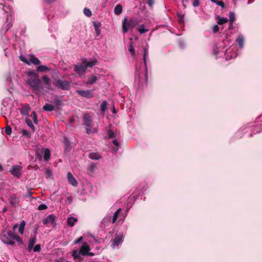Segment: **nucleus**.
I'll list each match as a JSON object with an SVG mask.
<instances>
[{
    "mask_svg": "<svg viewBox=\"0 0 262 262\" xmlns=\"http://www.w3.org/2000/svg\"><path fill=\"white\" fill-rule=\"evenodd\" d=\"M26 83L37 94H40L43 92V86L41 80L38 78V75L34 71L28 73Z\"/></svg>",
    "mask_w": 262,
    "mask_h": 262,
    "instance_id": "obj_1",
    "label": "nucleus"
},
{
    "mask_svg": "<svg viewBox=\"0 0 262 262\" xmlns=\"http://www.w3.org/2000/svg\"><path fill=\"white\" fill-rule=\"evenodd\" d=\"M140 21L137 18H132L128 19L126 17L124 18L122 24V32L125 34L128 31H132L133 29L139 25Z\"/></svg>",
    "mask_w": 262,
    "mask_h": 262,
    "instance_id": "obj_2",
    "label": "nucleus"
},
{
    "mask_svg": "<svg viewBox=\"0 0 262 262\" xmlns=\"http://www.w3.org/2000/svg\"><path fill=\"white\" fill-rule=\"evenodd\" d=\"M53 84L57 88L63 90H68L70 88V82L66 80L58 79L53 82Z\"/></svg>",
    "mask_w": 262,
    "mask_h": 262,
    "instance_id": "obj_3",
    "label": "nucleus"
},
{
    "mask_svg": "<svg viewBox=\"0 0 262 262\" xmlns=\"http://www.w3.org/2000/svg\"><path fill=\"white\" fill-rule=\"evenodd\" d=\"M234 48H235V47H230L226 50L225 56L227 60L235 58L237 56L236 52L233 51Z\"/></svg>",
    "mask_w": 262,
    "mask_h": 262,
    "instance_id": "obj_4",
    "label": "nucleus"
},
{
    "mask_svg": "<svg viewBox=\"0 0 262 262\" xmlns=\"http://www.w3.org/2000/svg\"><path fill=\"white\" fill-rule=\"evenodd\" d=\"M22 167L19 165H14L12 166L11 170L10 171L11 173L17 178H20L21 174V170Z\"/></svg>",
    "mask_w": 262,
    "mask_h": 262,
    "instance_id": "obj_5",
    "label": "nucleus"
},
{
    "mask_svg": "<svg viewBox=\"0 0 262 262\" xmlns=\"http://www.w3.org/2000/svg\"><path fill=\"white\" fill-rule=\"evenodd\" d=\"M76 92L80 96L87 98H91L93 97V92L92 90H77Z\"/></svg>",
    "mask_w": 262,
    "mask_h": 262,
    "instance_id": "obj_6",
    "label": "nucleus"
},
{
    "mask_svg": "<svg viewBox=\"0 0 262 262\" xmlns=\"http://www.w3.org/2000/svg\"><path fill=\"white\" fill-rule=\"evenodd\" d=\"M55 221V216L53 214H50L48 215L46 219H43L42 223L45 225H48L49 224L54 225Z\"/></svg>",
    "mask_w": 262,
    "mask_h": 262,
    "instance_id": "obj_7",
    "label": "nucleus"
},
{
    "mask_svg": "<svg viewBox=\"0 0 262 262\" xmlns=\"http://www.w3.org/2000/svg\"><path fill=\"white\" fill-rule=\"evenodd\" d=\"M86 67L83 65H75L74 66V71L80 75H84L86 72Z\"/></svg>",
    "mask_w": 262,
    "mask_h": 262,
    "instance_id": "obj_8",
    "label": "nucleus"
},
{
    "mask_svg": "<svg viewBox=\"0 0 262 262\" xmlns=\"http://www.w3.org/2000/svg\"><path fill=\"white\" fill-rule=\"evenodd\" d=\"M90 250V247L86 243H84L79 250V253L82 255H86Z\"/></svg>",
    "mask_w": 262,
    "mask_h": 262,
    "instance_id": "obj_9",
    "label": "nucleus"
},
{
    "mask_svg": "<svg viewBox=\"0 0 262 262\" xmlns=\"http://www.w3.org/2000/svg\"><path fill=\"white\" fill-rule=\"evenodd\" d=\"M122 242V235H117L114 238L111 240V243L113 247H117Z\"/></svg>",
    "mask_w": 262,
    "mask_h": 262,
    "instance_id": "obj_10",
    "label": "nucleus"
},
{
    "mask_svg": "<svg viewBox=\"0 0 262 262\" xmlns=\"http://www.w3.org/2000/svg\"><path fill=\"white\" fill-rule=\"evenodd\" d=\"M83 121H84L83 124L86 126L90 127V128H93L94 124L92 121L91 116H84Z\"/></svg>",
    "mask_w": 262,
    "mask_h": 262,
    "instance_id": "obj_11",
    "label": "nucleus"
},
{
    "mask_svg": "<svg viewBox=\"0 0 262 262\" xmlns=\"http://www.w3.org/2000/svg\"><path fill=\"white\" fill-rule=\"evenodd\" d=\"M67 178L69 182L73 186H77L78 185V183L76 179L74 178L72 174L69 172L67 174Z\"/></svg>",
    "mask_w": 262,
    "mask_h": 262,
    "instance_id": "obj_12",
    "label": "nucleus"
},
{
    "mask_svg": "<svg viewBox=\"0 0 262 262\" xmlns=\"http://www.w3.org/2000/svg\"><path fill=\"white\" fill-rule=\"evenodd\" d=\"M41 153L43 154V159L45 161H48L50 158L51 152L48 148H42L41 149Z\"/></svg>",
    "mask_w": 262,
    "mask_h": 262,
    "instance_id": "obj_13",
    "label": "nucleus"
},
{
    "mask_svg": "<svg viewBox=\"0 0 262 262\" xmlns=\"http://www.w3.org/2000/svg\"><path fill=\"white\" fill-rule=\"evenodd\" d=\"M97 62V61L96 60H91L90 61H87L86 59L82 60V63L86 67V69L88 68H92L96 65Z\"/></svg>",
    "mask_w": 262,
    "mask_h": 262,
    "instance_id": "obj_14",
    "label": "nucleus"
},
{
    "mask_svg": "<svg viewBox=\"0 0 262 262\" xmlns=\"http://www.w3.org/2000/svg\"><path fill=\"white\" fill-rule=\"evenodd\" d=\"M1 239L4 243L8 245L12 246L14 244V242L11 240L6 235H1Z\"/></svg>",
    "mask_w": 262,
    "mask_h": 262,
    "instance_id": "obj_15",
    "label": "nucleus"
},
{
    "mask_svg": "<svg viewBox=\"0 0 262 262\" xmlns=\"http://www.w3.org/2000/svg\"><path fill=\"white\" fill-rule=\"evenodd\" d=\"M18 110L21 115H28L30 111V108L29 105H26L21 106L20 108H18Z\"/></svg>",
    "mask_w": 262,
    "mask_h": 262,
    "instance_id": "obj_16",
    "label": "nucleus"
},
{
    "mask_svg": "<svg viewBox=\"0 0 262 262\" xmlns=\"http://www.w3.org/2000/svg\"><path fill=\"white\" fill-rule=\"evenodd\" d=\"M72 256L74 260H77L79 262H81L83 260V258L81 256V253L78 252L77 250H74L72 252Z\"/></svg>",
    "mask_w": 262,
    "mask_h": 262,
    "instance_id": "obj_17",
    "label": "nucleus"
},
{
    "mask_svg": "<svg viewBox=\"0 0 262 262\" xmlns=\"http://www.w3.org/2000/svg\"><path fill=\"white\" fill-rule=\"evenodd\" d=\"M29 57H30V62L34 65H39L40 63V61L37 58H36L34 55L33 54H30L29 55Z\"/></svg>",
    "mask_w": 262,
    "mask_h": 262,
    "instance_id": "obj_18",
    "label": "nucleus"
},
{
    "mask_svg": "<svg viewBox=\"0 0 262 262\" xmlns=\"http://www.w3.org/2000/svg\"><path fill=\"white\" fill-rule=\"evenodd\" d=\"M36 241V235H34L32 238H31L29 241L28 244V250L29 251H30L32 250V249L33 248L35 243Z\"/></svg>",
    "mask_w": 262,
    "mask_h": 262,
    "instance_id": "obj_19",
    "label": "nucleus"
},
{
    "mask_svg": "<svg viewBox=\"0 0 262 262\" xmlns=\"http://www.w3.org/2000/svg\"><path fill=\"white\" fill-rule=\"evenodd\" d=\"M148 55V48H145L144 49L143 61H144V63L145 65V68L146 73H147V71L146 57Z\"/></svg>",
    "mask_w": 262,
    "mask_h": 262,
    "instance_id": "obj_20",
    "label": "nucleus"
},
{
    "mask_svg": "<svg viewBox=\"0 0 262 262\" xmlns=\"http://www.w3.org/2000/svg\"><path fill=\"white\" fill-rule=\"evenodd\" d=\"M42 80L47 85L46 88L49 89L51 87V81L50 78L47 76H43L42 77Z\"/></svg>",
    "mask_w": 262,
    "mask_h": 262,
    "instance_id": "obj_21",
    "label": "nucleus"
},
{
    "mask_svg": "<svg viewBox=\"0 0 262 262\" xmlns=\"http://www.w3.org/2000/svg\"><path fill=\"white\" fill-rule=\"evenodd\" d=\"M98 79L96 76L92 75L89 78V79L86 82V84L90 85L93 84V83L96 82L98 80Z\"/></svg>",
    "mask_w": 262,
    "mask_h": 262,
    "instance_id": "obj_22",
    "label": "nucleus"
},
{
    "mask_svg": "<svg viewBox=\"0 0 262 262\" xmlns=\"http://www.w3.org/2000/svg\"><path fill=\"white\" fill-rule=\"evenodd\" d=\"M12 100L9 98H5L2 101V104L4 107H9L11 106Z\"/></svg>",
    "mask_w": 262,
    "mask_h": 262,
    "instance_id": "obj_23",
    "label": "nucleus"
},
{
    "mask_svg": "<svg viewBox=\"0 0 262 262\" xmlns=\"http://www.w3.org/2000/svg\"><path fill=\"white\" fill-rule=\"evenodd\" d=\"M77 222V219L74 217H69L67 219V223L71 227L74 226L76 222Z\"/></svg>",
    "mask_w": 262,
    "mask_h": 262,
    "instance_id": "obj_24",
    "label": "nucleus"
},
{
    "mask_svg": "<svg viewBox=\"0 0 262 262\" xmlns=\"http://www.w3.org/2000/svg\"><path fill=\"white\" fill-rule=\"evenodd\" d=\"M50 70V69L46 66L41 65L37 68V71L38 72H46Z\"/></svg>",
    "mask_w": 262,
    "mask_h": 262,
    "instance_id": "obj_25",
    "label": "nucleus"
},
{
    "mask_svg": "<svg viewBox=\"0 0 262 262\" xmlns=\"http://www.w3.org/2000/svg\"><path fill=\"white\" fill-rule=\"evenodd\" d=\"M236 42L239 45L241 48H243L244 47V38L242 35H240L236 39Z\"/></svg>",
    "mask_w": 262,
    "mask_h": 262,
    "instance_id": "obj_26",
    "label": "nucleus"
},
{
    "mask_svg": "<svg viewBox=\"0 0 262 262\" xmlns=\"http://www.w3.org/2000/svg\"><path fill=\"white\" fill-rule=\"evenodd\" d=\"M122 11V7L121 5L118 4L114 8V13L116 15H119Z\"/></svg>",
    "mask_w": 262,
    "mask_h": 262,
    "instance_id": "obj_27",
    "label": "nucleus"
},
{
    "mask_svg": "<svg viewBox=\"0 0 262 262\" xmlns=\"http://www.w3.org/2000/svg\"><path fill=\"white\" fill-rule=\"evenodd\" d=\"M107 102L106 101H103L100 105V110L102 113L104 114L107 110Z\"/></svg>",
    "mask_w": 262,
    "mask_h": 262,
    "instance_id": "obj_28",
    "label": "nucleus"
},
{
    "mask_svg": "<svg viewBox=\"0 0 262 262\" xmlns=\"http://www.w3.org/2000/svg\"><path fill=\"white\" fill-rule=\"evenodd\" d=\"M89 157L93 160H99L101 158V156L96 152H91L89 154Z\"/></svg>",
    "mask_w": 262,
    "mask_h": 262,
    "instance_id": "obj_29",
    "label": "nucleus"
},
{
    "mask_svg": "<svg viewBox=\"0 0 262 262\" xmlns=\"http://www.w3.org/2000/svg\"><path fill=\"white\" fill-rule=\"evenodd\" d=\"M138 31L141 34H144L149 31L148 29L145 28L144 25H141L137 28Z\"/></svg>",
    "mask_w": 262,
    "mask_h": 262,
    "instance_id": "obj_30",
    "label": "nucleus"
},
{
    "mask_svg": "<svg viewBox=\"0 0 262 262\" xmlns=\"http://www.w3.org/2000/svg\"><path fill=\"white\" fill-rule=\"evenodd\" d=\"M26 122L27 125L32 129V132H34L35 131V127L32 123V120L29 118L27 117L26 118Z\"/></svg>",
    "mask_w": 262,
    "mask_h": 262,
    "instance_id": "obj_31",
    "label": "nucleus"
},
{
    "mask_svg": "<svg viewBox=\"0 0 262 262\" xmlns=\"http://www.w3.org/2000/svg\"><path fill=\"white\" fill-rule=\"evenodd\" d=\"M96 168V166L94 163H91L88 167V171L89 173H93Z\"/></svg>",
    "mask_w": 262,
    "mask_h": 262,
    "instance_id": "obj_32",
    "label": "nucleus"
},
{
    "mask_svg": "<svg viewBox=\"0 0 262 262\" xmlns=\"http://www.w3.org/2000/svg\"><path fill=\"white\" fill-rule=\"evenodd\" d=\"M54 108V106L51 104H46L43 107V110L47 111H51L53 110Z\"/></svg>",
    "mask_w": 262,
    "mask_h": 262,
    "instance_id": "obj_33",
    "label": "nucleus"
},
{
    "mask_svg": "<svg viewBox=\"0 0 262 262\" xmlns=\"http://www.w3.org/2000/svg\"><path fill=\"white\" fill-rule=\"evenodd\" d=\"M26 225V223L24 221H22L19 226L18 231L20 234H23L24 233L25 226Z\"/></svg>",
    "mask_w": 262,
    "mask_h": 262,
    "instance_id": "obj_34",
    "label": "nucleus"
},
{
    "mask_svg": "<svg viewBox=\"0 0 262 262\" xmlns=\"http://www.w3.org/2000/svg\"><path fill=\"white\" fill-rule=\"evenodd\" d=\"M129 52H130L131 55L135 57L136 55L135 50L134 49V48L133 47V43L132 42H130L129 48Z\"/></svg>",
    "mask_w": 262,
    "mask_h": 262,
    "instance_id": "obj_35",
    "label": "nucleus"
},
{
    "mask_svg": "<svg viewBox=\"0 0 262 262\" xmlns=\"http://www.w3.org/2000/svg\"><path fill=\"white\" fill-rule=\"evenodd\" d=\"M121 210V209L120 208H119L115 212V213L113 215V220H112L113 223H115L116 221H117V220L118 217V215H119Z\"/></svg>",
    "mask_w": 262,
    "mask_h": 262,
    "instance_id": "obj_36",
    "label": "nucleus"
},
{
    "mask_svg": "<svg viewBox=\"0 0 262 262\" xmlns=\"http://www.w3.org/2000/svg\"><path fill=\"white\" fill-rule=\"evenodd\" d=\"M21 133L22 135L24 136H25L26 138H28V139H30L31 138V133L29 131H28L26 129H23L21 130Z\"/></svg>",
    "mask_w": 262,
    "mask_h": 262,
    "instance_id": "obj_37",
    "label": "nucleus"
},
{
    "mask_svg": "<svg viewBox=\"0 0 262 262\" xmlns=\"http://www.w3.org/2000/svg\"><path fill=\"white\" fill-rule=\"evenodd\" d=\"M63 143L64 144L65 149H67L69 147H70L71 144L70 142L67 137H64Z\"/></svg>",
    "mask_w": 262,
    "mask_h": 262,
    "instance_id": "obj_38",
    "label": "nucleus"
},
{
    "mask_svg": "<svg viewBox=\"0 0 262 262\" xmlns=\"http://www.w3.org/2000/svg\"><path fill=\"white\" fill-rule=\"evenodd\" d=\"M228 21V19L226 17L220 18L218 20L217 23L219 25H223L224 24L227 23Z\"/></svg>",
    "mask_w": 262,
    "mask_h": 262,
    "instance_id": "obj_39",
    "label": "nucleus"
},
{
    "mask_svg": "<svg viewBox=\"0 0 262 262\" xmlns=\"http://www.w3.org/2000/svg\"><path fill=\"white\" fill-rule=\"evenodd\" d=\"M229 21L231 24H233L235 20V14L233 12H230L229 14Z\"/></svg>",
    "mask_w": 262,
    "mask_h": 262,
    "instance_id": "obj_40",
    "label": "nucleus"
},
{
    "mask_svg": "<svg viewBox=\"0 0 262 262\" xmlns=\"http://www.w3.org/2000/svg\"><path fill=\"white\" fill-rule=\"evenodd\" d=\"M7 235L13 239H15L17 235L15 234L13 231L9 230L7 231Z\"/></svg>",
    "mask_w": 262,
    "mask_h": 262,
    "instance_id": "obj_41",
    "label": "nucleus"
},
{
    "mask_svg": "<svg viewBox=\"0 0 262 262\" xmlns=\"http://www.w3.org/2000/svg\"><path fill=\"white\" fill-rule=\"evenodd\" d=\"M212 2L216 4L217 5L221 6L222 8L224 7L225 4L223 1H218L216 0H212Z\"/></svg>",
    "mask_w": 262,
    "mask_h": 262,
    "instance_id": "obj_42",
    "label": "nucleus"
},
{
    "mask_svg": "<svg viewBox=\"0 0 262 262\" xmlns=\"http://www.w3.org/2000/svg\"><path fill=\"white\" fill-rule=\"evenodd\" d=\"M5 133L7 135H10L12 133V129L10 125H7L5 127Z\"/></svg>",
    "mask_w": 262,
    "mask_h": 262,
    "instance_id": "obj_43",
    "label": "nucleus"
},
{
    "mask_svg": "<svg viewBox=\"0 0 262 262\" xmlns=\"http://www.w3.org/2000/svg\"><path fill=\"white\" fill-rule=\"evenodd\" d=\"M19 59L21 61H23L25 63H26L28 65H30L31 63L27 60V59L24 56L20 55L19 56Z\"/></svg>",
    "mask_w": 262,
    "mask_h": 262,
    "instance_id": "obj_44",
    "label": "nucleus"
},
{
    "mask_svg": "<svg viewBox=\"0 0 262 262\" xmlns=\"http://www.w3.org/2000/svg\"><path fill=\"white\" fill-rule=\"evenodd\" d=\"M97 132V128L96 127H93V129L91 128H86V132L88 134H90L92 133H96Z\"/></svg>",
    "mask_w": 262,
    "mask_h": 262,
    "instance_id": "obj_45",
    "label": "nucleus"
},
{
    "mask_svg": "<svg viewBox=\"0 0 262 262\" xmlns=\"http://www.w3.org/2000/svg\"><path fill=\"white\" fill-rule=\"evenodd\" d=\"M83 12H84V14L88 17H90L92 16L91 11H90V9H89L88 8H84L83 10Z\"/></svg>",
    "mask_w": 262,
    "mask_h": 262,
    "instance_id": "obj_46",
    "label": "nucleus"
},
{
    "mask_svg": "<svg viewBox=\"0 0 262 262\" xmlns=\"http://www.w3.org/2000/svg\"><path fill=\"white\" fill-rule=\"evenodd\" d=\"M107 137L108 139L115 138V136L114 133L111 130H108L107 132Z\"/></svg>",
    "mask_w": 262,
    "mask_h": 262,
    "instance_id": "obj_47",
    "label": "nucleus"
},
{
    "mask_svg": "<svg viewBox=\"0 0 262 262\" xmlns=\"http://www.w3.org/2000/svg\"><path fill=\"white\" fill-rule=\"evenodd\" d=\"M18 203L17 199L15 196H12L11 198L10 203L11 205L13 206H15V205Z\"/></svg>",
    "mask_w": 262,
    "mask_h": 262,
    "instance_id": "obj_48",
    "label": "nucleus"
},
{
    "mask_svg": "<svg viewBox=\"0 0 262 262\" xmlns=\"http://www.w3.org/2000/svg\"><path fill=\"white\" fill-rule=\"evenodd\" d=\"M65 202L68 204H71L73 202V198L71 196H68Z\"/></svg>",
    "mask_w": 262,
    "mask_h": 262,
    "instance_id": "obj_49",
    "label": "nucleus"
},
{
    "mask_svg": "<svg viewBox=\"0 0 262 262\" xmlns=\"http://www.w3.org/2000/svg\"><path fill=\"white\" fill-rule=\"evenodd\" d=\"M48 207L46 205L41 204L38 206V209L39 210H43L47 209Z\"/></svg>",
    "mask_w": 262,
    "mask_h": 262,
    "instance_id": "obj_50",
    "label": "nucleus"
},
{
    "mask_svg": "<svg viewBox=\"0 0 262 262\" xmlns=\"http://www.w3.org/2000/svg\"><path fill=\"white\" fill-rule=\"evenodd\" d=\"M43 154L41 153V149H38L36 151V155L38 158L39 159H42V155Z\"/></svg>",
    "mask_w": 262,
    "mask_h": 262,
    "instance_id": "obj_51",
    "label": "nucleus"
},
{
    "mask_svg": "<svg viewBox=\"0 0 262 262\" xmlns=\"http://www.w3.org/2000/svg\"><path fill=\"white\" fill-rule=\"evenodd\" d=\"M14 239L16 240L18 242L19 245H22L23 244V241L22 240V238L18 235H17V236H16V237Z\"/></svg>",
    "mask_w": 262,
    "mask_h": 262,
    "instance_id": "obj_52",
    "label": "nucleus"
},
{
    "mask_svg": "<svg viewBox=\"0 0 262 262\" xmlns=\"http://www.w3.org/2000/svg\"><path fill=\"white\" fill-rule=\"evenodd\" d=\"M74 121H75V118L73 116H72L69 118V122L67 124L66 123V124L68 125H71V124H72L74 123Z\"/></svg>",
    "mask_w": 262,
    "mask_h": 262,
    "instance_id": "obj_53",
    "label": "nucleus"
},
{
    "mask_svg": "<svg viewBox=\"0 0 262 262\" xmlns=\"http://www.w3.org/2000/svg\"><path fill=\"white\" fill-rule=\"evenodd\" d=\"M34 252H39L41 250V247L39 244L36 245L33 248Z\"/></svg>",
    "mask_w": 262,
    "mask_h": 262,
    "instance_id": "obj_54",
    "label": "nucleus"
},
{
    "mask_svg": "<svg viewBox=\"0 0 262 262\" xmlns=\"http://www.w3.org/2000/svg\"><path fill=\"white\" fill-rule=\"evenodd\" d=\"M146 1H147L146 2H147V4L148 5V6L151 8L154 4V0H146Z\"/></svg>",
    "mask_w": 262,
    "mask_h": 262,
    "instance_id": "obj_55",
    "label": "nucleus"
},
{
    "mask_svg": "<svg viewBox=\"0 0 262 262\" xmlns=\"http://www.w3.org/2000/svg\"><path fill=\"white\" fill-rule=\"evenodd\" d=\"M192 5L195 7H198L200 5V0H194Z\"/></svg>",
    "mask_w": 262,
    "mask_h": 262,
    "instance_id": "obj_56",
    "label": "nucleus"
},
{
    "mask_svg": "<svg viewBox=\"0 0 262 262\" xmlns=\"http://www.w3.org/2000/svg\"><path fill=\"white\" fill-rule=\"evenodd\" d=\"M219 27L217 25H214L213 27V32L214 33H216L219 30Z\"/></svg>",
    "mask_w": 262,
    "mask_h": 262,
    "instance_id": "obj_57",
    "label": "nucleus"
},
{
    "mask_svg": "<svg viewBox=\"0 0 262 262\" xmlns=\"http://www.w3.org/2000/svg\"><path fill=\"white\" fill-rule=\"evenodd\" d=\"M82 239H83L82 236L79 237L78 239H76L74 242V244H77L78 243H80L82 240Z\"/></svg>",
    "mask_w": 262,
    "mask_h": 262,
    "instance_id": "obj_58",
    "label": "nucleus"
},
{
    "mask_svg": "<svg viewBox=\"0 0 262 262\" xmlns=\"http://www.w3.org/2000/svg\"><path fill=\"white\" fill-rule=\"evenodd\" d=\"M31 117H33V122L35 124H37L38 121H37V116H30Z\"/></svg>",
    "mask_w": 262,
    "mask_h": 262,
    "instance_id": "obj_59",
    "label": "nucleus"
},
{
    "mask_svg": "<svg viewBox=\"0 0 262 262\" xmlns=\"http://www.w3.org/2000/svg\"><path fill=\"white\" fill-rule=\"evenodd\" d=\"M101 24L100 23H97L96 22H94V28L95 29H99V28L100 27Z\"/></svg>",
    "mask_w": 262,
    "mask_h": 262,
    "instance_id": "obj_60",
    "label": "nucleus"
},
{
    "mask_svg": "<svg viewBox=\"0 0 262 262\" xmlns=\"http://www.w3.org/2000/svg\"><path fill=\"white\" fill-rule=\"evenodd\" d=\"M113 143L116 146H119V142L117 140H114L113 141Z\"/></svg>",
    "mask_w": 262,
    "mask_h": 262,
    "instance_id": "obj_61",
    "label": "nucleus"
},
{
    "mask_svg": "<svg viewBox=\"0 0 262 262\" xmlns=\"http://www.w3.org/2000/svg\"><path fill=\"white\" fill-rule=\"evenodd\" d=\"M96 33L97 34V36H98L100 34V30L99 29H95Z\"/></svg>",
    "mask_w": 262,
    "mask_h": 262,
    "instance_id": "obj_62",
    "label": "nucleus"
},
{
    "mask_svg": "<svg viewBox=\"0 0 262 262\" xmlns=\"http://www.w3.org/2000/svg\"><path fill=\"white\" fill-rule=\"evenodd\" d=\"M112 113L113 114H116L117 113V111L115 109V107L114 105L112 106Z\"/></svg>",
    "mask_w": 262,
    "mask_h": 262,
    "instance_id": "obj_63",
    "label": "nucleus"
},
{
    "mask_svg": "<svg viewBox=\"0 0 262 262\" xmlns=\"http://www.w3.org/2000/svg\"><path fill=\"white\" fill-rule=\"evenodd\" d=\"M17 227H18V224H15L13 227V231L15 230Z\"/></svg>",
    "mask_w": 262,
    "mask_h": 262,
    "instance_id": "obj_64",
    "label": "nucleus"
}]
</instances>
